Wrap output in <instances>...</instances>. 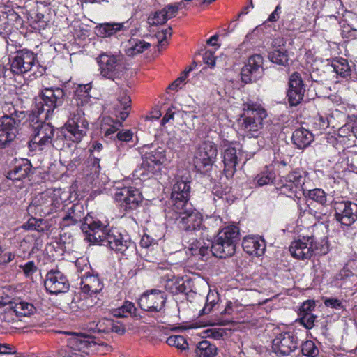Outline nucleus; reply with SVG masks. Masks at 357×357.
Instances as JSON below:
<instances>
[{"label":"nucleus","instance_id":"obj_1","mask_svg":"<svg viewBox=\"0 0 357 357\" xmlns=\"http://www.w3.org/2000/svg\"><path fill=\"white\" fill-rule=\"evenodd\" d=\"M88 241L107 246L110 249L128 255L135 250V243L127 235H123L116 229H109L99 220L87 215L82 225Z\"/></svg>","mask_w":357,"mask_h":357},{"label":"nucleus","instance_id":"obj_2","mask_svg":"<svg viewBox=\"0 0 357 357\" xmlns=\"http://www.w3.org/2000/svg\"><path fill=\"white\" fill-rule=\"evenodd\" d=\"M91 85L87 84L79 85L75 91L74 103L68 107L69 119L60 131L66 140L78 143L86 134L89 123L84 118L83 107L91 101Z\"/></svg>","mask_w":357,"mask_h":357},{"label":"nucleus","instance_id":"obj_3","mask_svg":"<svg viewBox=\"0 0 357 357\" xmlns=\"http://www.w3.org/2000/svg\"><path fill=\"white\" fill-rule=\"evenodd\" d=\"M69 337L67 338V347L62 348L59 351V357H86V354L91 351L100 350L107 352L111 350V347L102 342L98 343L93 338L80 335L75 333H65Z\"/></svg>","mask_w":357,"mask_h":357},{"label":"nucleus","instance_id":"obj_4","mask_svg":"<svg viewBox=\"0 0 357 357\" xmlns=\"http://www.w3.org/2000/svg\"><path fill=\"white\" fill-rule=\"evenodd\" d=\"M70 204L68 192L61 189H48L32 201V205L45 215L62 211Z\"/></svg>","mask_w":357,"mask_h":357},{"label":"nucleus","instance_id":"obj_5","mask_svg":"<svg viewBox=\"0 0 357 357\" xmlns=\"http://www.w3.org/2000/svg\"><path fill=\"white\" fill-rule=\"evenodd\" d=\"M266 112L259 105L248 102L243 108V113L238 119L240 129L249 137L256 138L263 127V119Z\"/></svg>","mask_w":357,"mask_h":357},{"label":"nucleus","instance_id":"obj_6","mask_svg":"<svg viewBox=\"0 0 357 357\" xmlns=\"http://www.w3.org/2000/svg\"><path fill=\"white\" fill-rule=\"evenodd\" d=\"M239 240V229L236 225L225 227L219 231L215 241L211 243V252L220 258L231 256L235 253Z\"/></svg>","mask_w":357,"mask_h":357},{"label":"nucleus","instance_id":"obj_7","mask_svg":"<svg viewBox=\"0 0 357 357\" xmlns=\"http://www.w3.org/2000/svg\"><path fill=\"white\" fill-rule=\"evenodd\" d=\"M64 91L61 88H47L44 89L41 96L36 99L35 112L38 115L45 112V119H48L53 111L61 106L64 101Z\"/></svg>","mask_w":357,"mask_h":357},{"label":"nucleus","instance_id":"obj_8","mask_svg":"<svg viewBox=\"0 0 357 357\" xmlns=\"http://www.w3.org/2000/svg\"><path fill=\"white\" fill-rule=\"evenodd\" d=\"M96 61L103 77L114 81L123 76L126 67L121 56L101 54Z\"/></svg>","mask_w":357,"mask_h":357},{"label":"nucleus","instance_id":"obj_9","mask_svg":"<svg viewBox=\"0 0 357 357\" xmlns=\"http://www.w3.org/2000/svg\"><path fill=\"white\" fill-rule=\"evenodd\" d=\"M174 218L178 227L186 232H197L202 228V216L197 210L192 208L191 205L183 209H174Z\"/></svg>","mask_w":357,"mask_h":357},{"label":"nucleus","instance_id":"obj_10","mask_svg":"<svg viewBox=\"0 0 357 357\" xmlns=\"http://www.w3.org/2000/svg\"><path fill=\"white\" fill-rule=\"evenodd\" d=\"M217 155L215 144L211 140H204L197 147L193 159L194 165L199 170H208L215 163Z\"/></svg>","mask_w":357,"mask_h":357},{"label":"nucleus","instance_id":"obj_11","mask_svg":"<svg viewBox=\"0 0 357 357\" xmlns=\"http://www.w3.org/2000/svg\"><path fill=\"white\" fill-rule=\"evenodd\" d=\"M10 70L16 75L32 71L38 64L36 56L30 50L23 49L10 58Z\"/></svg>","mask_w":357,"mask_h":357},{"label":"nucleus","instance_id":"obj_12","mask_svg":"<svg viewBox=\"0 0 357 357\" xmlns=\"http://www.w3.org/2000/svg\"><path fill=\"white\" fill-rule=\"evenodd\" d=\"M90 271V267L85 265L82 269L78 270V277L82 292L91 296L100 293L104 284L98 275L91 274Z\"/></svg>","mask_w":357,"mask_h":357},{"label":"nucleus","instance_id":"obj_13","mask_svg":"<svg viewBox=\"0 0 357 357\" xmlns=\"http://www.w3.org/2000/svg\"><path fill=\"white\" fill-rule=\"evenodd\" d=\"M263 63L264 59L260 54L250 56L241 71L242 82L248 84L261 77L264 74Z\"/></svg>","mask_w":357,"mask_h":357},{"label":"nucleus","instance_id":"obj_14","mask_svg":"<svg viewBox=\"0 0 357 357\" xmlns=\"http://www.w3.org/2000/svg\"><path fill=\"white\" fill-rule=\"evenodd\" d=\"M166 301L165 292L152 289L144 293L139 299L140 307L148 312H162Z\"/></svg>","mask_w":357,"mask_h":357},{"label":"nucleus","instance_id":"obj_15","mask_svg":"<svg viewBox=\"0 0 357 357\" xmlns=\"http://www.w3.org/2000/svg\"><path fill=\"white\" fill-rule=\"evenodd\" d=\"M298 345L297 337L291 332L282 333L273 340V351L277 356H288L294 351Z\"/></svg>","mask_w":357,"mask_h":357},{"label":"nucleus","instance_id":"obj_16","mask_svg":"<svg viewBox=\"0 0 357 357\" xmlns=\"http://www.w3.org/2000/svg\"><path fill=\"white\" fill-rule=\"evenodd\" d=\"M114 199L119 206L125 209H134L142 201L139 191L130 186L117 188L114 195Z\"/></svg>","mask_w":357,"mask_h":357},{"label":"nucleus","instance_id":"obj_17","mask_svg":"<svg viewBox=\"0 0 357 357\" xmlns=\"http://www.w3.org/2000/svg\"><path fill=\"white\" fill-rule=\"evenodd\" d=\"M335 216L342 225L350 226L357 220V204L350 201L336 202Z\"/></svg>","mask_w":357,"mask_h":357},{"label":"nucleus","instance_id":"obj_18","mask_svg":"<svg viewBox=\"0 0 357 357\" xmlns=\"http://www.w3.org/2000/svg\"><path fill=\"white\" fill-rule=\"evenodd\" d=\"M45 287L50 294H58L66 292L70 284L63 273L57 269H52L46 275Z\"/></svg>","mask_w":357,"mask_h":357},{"label":"nucleus","instance_id":"obj_19","mask_svg":"<svg viewBox=\"0 0 357 357\" xmlns=\"http://www.w3.org/2000/svg\"><path fill=\"white\" fill-rule=\"evenodd\" d=\"M190 185L189 182L178 180L174 184L172 190L171 199L172 202V209H183L190 205L188 203Z\"/></svg>","mask_w":357,"mask_h":357},{"label":"nucleus","instance_id":"obj_20","mask_svg":"<svg viewBox=\"0 0 357 357\" xmlns=\"http://www.w3.org/2000/svg\"><path fill=\"white\" fill-rule=\"evenodd\" d=\"M313 236H303L291 242L289 252L292 257L297 259H310L314 253Z\"/></svg>","mask_w":357,"mask_h":357},{"label":"nucleus","instance_id":"obj_21","mask_svg":"<svg viewBox=\"0 0 357 357\" xmlns=\"http://www.w3.org/2000/svg\"><path fill=\"white\" fill-rule=\"evenodd\" d=\"M305 89L301 75L298 73L291 75L289 81L287 97L291 106L298 105L303 100Z\"/></svg>","mask_w":357,"mask_h":357},{"label":"nucleus","instance_id":"obj_22","mask_svg":"<svg viewBox=\"0 0 357 357\" xmlns=\"http://www.w3.org/2000/svg\"><path fill=\"white\" fill-rule=\"evenodd\" d=\"M17 133V123L14 118L2 116L0 119V147L13 141Z\"/></svg>","mask_w":357,"mask_h":357},{"label":"nucleus","instance_id":"obj_23","mask_svg":"<svg viewBox=\"0 0 357 357\" xmlns=\"http://www.w3.org/2000/svg\"><path fill=\"white\" fill-rule=\"evenodd\" d=\"M182 7V3H178L176 5H168L162 10L155 11L149 15L148 23L151 26H158L165 24L168 19L176 15L179 8Z\"/></svg>","mask_w":357,"mask_h":357},{"label":"nucleus","instance_id":"obj_24","mask_svg":"<svg viewBox=\"0 0 357 357\" xmlns=\"http://www.w3.org/2000/svg\"><path fill=\"white\" fill-rule=\"evenodd\" d=\"M53 135V127L49 123H43L35 129L31 142L43 149V146L51 144Z\"/></svg>","mask_w":357,"mask_h":357},{"label":"nucleus","instance_id":"obj_25","mask_svg":"<svg viewBox=\"0 0 357 357\" xmlns=\"http://www.w3.org/2000/svg\"><path fill=\"white\" fill-rule=\"evenodd\" d=\"M211 252V242L208 240L204 241L203 239L197 240L192 238L188 243L186 253L192 257H197L204 260L205 257Z\"/></svg>","mask_w":357,"mask_h":357},{"label":"nucleus","instance_id":"obj_26","mask_svg":"<svg viewBox=\"0 0 357 357\" xmlns=\"http://www.w3.org/2000/svg\"><path fill=\"white\" fill-rule=\"evenodd\" d=\"M243 250L250 255L261 256L264 253L266 244L264 239L259 236H247L243 240Z\"/></svg>","mask_w":357,"mask_h":357},{"label":"nucleus","instance_id":"obj_27","mask_svg":"<svg viewBox=\"0 0 357 357\" xmlns=\"http://www.w3.org/2000/svg\"><path fill=\"white\" fill-rule=\"evenodd\" d=\"M10 307L6 314H12L15 313L18 317H28L33 314L36 308L34 305L24 301H16L10 303Z\"/></svg>","mask_w":357,"mask_h":357},{"label":"nucleus","instance_id":"obj_28","mask_svg":"<svg viewBox=\"0 0 357 357\" xmlns=\"http://www.w3.org/2000/svg\"><path fill=\"white\" fill-rule=\"evenodd\" d=\"M238 156L236 149L231 146H228L224 149L223 162L225 165L224 171L228 175H232L236 171V167L238 163Z\"/></svg>","mask_w":357,"mask_h":357},{"label":"nucleus","instance_id":"obj_29","mask_svg":"<svg viewBox=\"0 0 357 357\" xmlns=\"http://www.w3.org/2000/svg\"><path fill=\"white\" fill-rule=\"evenodd\" d=\"M32 173V165L28 160H22L15 168L8 173V178L13 181H21Z\"/></svg>","mask_w":357,"mask_h":357},{"label":"nucleus","instance_id":"obj_30","mask_svg":"<svg viewBox=\"0 0 357 357\" xmlns=\"http://www.w3.org/2000/svg\"><path fill=\"white\" fill-rule=\"evenodd\" d=\"M313 140V134L303 128L296 129L292 135L293 143L300 149L306 148Z\"/></svg>","mask_w":357,"mask_h":357},{"label":"nucleus","instance_id":"obj_31","mask_svg":"<svg viewBox=\"0 0 357 357\" xmlns=\"http://www.w3.org/2000/svg\"><path fill=\"white\" fill-rule=\"evenodd\" d=\"M128 28V22L122 23H105L96 28V34L102 38L109 37L119 31Z\"/></svg>","mask_w":357,"mask_h":357},{"label":"nucleus","instance_id":"obj_32","mask_svg":"<svg viewBox=\"0 0 357 357\" xmlns=\"http://www.w3.org/2000/svg\"><path fill=\"white\" fill-rule=\"evenodd\" d=\"M142 158L153 168L160 167L167 161L165 151L162 147H158L153 151L146 153Z\"/></svg>","mask_w":357,"mask_h":357},{"label":"nucleus","instance_id":"obj_33","mask_svg":"<svg viewBox=\"0 0 357 357\" xmlns=\"http://www.w3.org/2000/svg\"><path fill=\"white\" fill-rule=\"evenodd\" d=\"M333 71L337 74V77L347 79L351 74V68L348 61L343 58L334 59L331 63Z\"/></svg>","mask_w":357,"mask_h":357},{"label":"nucleus","instance_id":"obj_34","mask_svg":"<svg viewBox=\"0 0 357 357\" xmlns=\"http://www.w3.org/2000/svg\"><path fill=\"white\" fill-rule=\"evenodd\" d=\"M122 123L119 120H114L107 116L104 117L102 121L101 130L104 132L105 137L112 138L113 135L121 127Z\"/></svg>","mask_w":357,"mask_h":357},{"label":"nucleus","instance_id":"obj_35","mask_svg":"<svg viewBox=\"0 0 357 357\" xmlns=\"http://www.w3.org/2000/svg\"><path fill=\"white\" fill-rule=\"evenodd\" d=\"M130 103V98L126 94H123L119 97L117 102L114 105L116 112L119 113V115L116 114V116L121 119V121H124L128 117Z\"/></svg>","mask_w":357,"mask_h":357},{"label":"nucleus","instance_id":"obj_36","mask_svg":"<svg viewBox=\"0 0 357 357\" xmlns=\"http://www.w3.org/2000/svg\"><path fill=\"white\" fill-rule=\"evenodd\" d=\"M195 353L197 357H215L217 348L209 341L203 340L197 344Z\"/></svg>","mask_w":357,"mask_h":357},{"label":"nucleus","instance_id":"obj_37","mask_svg":"<svg viewBox=\"0 0 357 357\" xmlns=\"http://www.w3.org/2000/svg\"><path fill=\"white\" fill-rule=\"evenodd\" d=\"M157 171V168H153L147 161L142 158V162L133 172V176L138 179L144 180L149 178Z\"/></svg>","mask_w":357,"mask_h":357},{"label":"nucleus","instance_id":"obj_38","mask_svg":"<svg viewBox=\"0 0 357 357\" xmlns=\"http://www.w3.org/2000/svg\"><path fill=\"white\" fill-rule=\"evenodd\" d=\"M269 60L275 64L285 66L289 61L287 51L284 48L275 49L268 54Z\"/></svg>","mask_w":357,"mask_h":357},{"label":"nucleus","instance_id":"obj_39","mask_svg":"<svg viewBox=\"0 0 357 357\" xmlns=\"http://www.w3.org/2000/svg\"><path fill=\"white\" fill-rule=\"evenodd\" d=\"M301 188L294 184L292 183H289L284 181V178L280 181V183L278 184V189L280 191V193L285 195L289 197H291L296 195L298 190H300Z\"/></svg>","mask_w":357,"mask_h":357},{"label":"nucleus","instance_id":"obj_40","mask_svg":"<svg viewBox=\"0 0 357 357\" xmlns=\"http://www.w3.org/2000/svg\"><path fill=\"white\" fill-rule=\"evenodd\" d=\"M275 178V174L272 171L266 170L258 174L254 181L258 186H263L273 183Z\"/></svg>","mask_w":357,"mask_h":357},{"label":"nucleus","instance_id":"obj_41","mask_svg":"<svg viewBox=\"0 0 357 357\" xmlns=\"http://www.w3.org/2000/svg\"><path fill=\"white\" fill-rule=\"evenodd\" d=\"M89 302H91L89 298H82L79 295H75L69 306L73 312H77L79 310H85L89 307Z\"/></svg>","mask_w":357,"mask_h":357},{"label":"nucleus","instance_id":"obj_42","mask_svg":"<svg viewBox=\"0 0 357 357\" xmlns=\"http://www.w3.org/2000/svg\"><path fill=\"white\" fill-rule=\"evenodd\" d=\"M112 319L102 318L91 324L90 329L98 333H109Z\"/></svg>","mask_w":357,"mask_h":357},{"label":"nucleus","instance_id":"obj_43","mask_svg":"<svg viewBox=\"0 0 357 357\" xmlns=\"http://www.w3.org/2000/svg\"><path fill=\"white\" fill-rule=\"evenodd\" d=\"M166 342L169 346L174 347L181 351L186 350L188 348L186 339L182 335H171L167 339Z\"/></svg>","mask_w":357,"mask_h":357},{"label":"nucleus","instance_id":"obj_44","mask_svg":"<svg viewBox=\"0 0 357 357\" xmlns=\"http://www.w3.org/2000/svg\"><path fill=\"white\" fill-rule=\"evenodd\" d=\"M284 181L296 184L300 188H302V185L305 183L303 172L300 169H296L289 172L287 176H284Z\"/></svg>","mask_w":357,"mask_h":357},{"label":"nucleus","instance_id":"obj_45","mask_svg":"<svg viewBox=\"0 0 357 357\" xmlns=\"http://www.w3.org/2000/svg\"><path fill=\"white\" fill-rule=\"evenodd\" d=\"M165 287L173 294L183 293L185 291V287L183 280L181 279L169 280L167 281Z\"/></svg>","mask_w":357,"mask_h":357},{"label":"nucleus","instance_id":"obj_46","mask_svg":"<svg viewBox=\"0 0 357 357\" xmlns=\"http://www.w3.org/2000/svg\"><path fill=\"white\" fill-rule=\"evenodd\" d=\"M130 47L128 50V53L130 55H135L143 52L150 47V44L144 40H134L130 41Z\"/></svg>","mask_w":357,"mask_h":357},{"label":"nucleus","instance_id":"obj_47","mask_svg":"<svg viewBox=\"0 0 357 357\" xmlns=\"http://www.w3.org/2000/svg\"><path fill=\"white\" fill-rule=\"evenodd\" d=\"M218 301V295L216 292L210 291L206 299L205 306L200 312V314H206L211 312L213 307L217 304Z\"/></svg>","mask_w":357,"mask_h":357},{"label":"nucleus","instance_id":"obj_48","mask_svg":"<svg viewBox=\"0 0 357 357\" xmlns=\"http://www.w3.org/2000/svg\"><path fill=\"white\" fill-rule=\"evenodd\" d=\"M307 196L310 199L321 205L326 204L327 202L326 193L321 188H315L309 190Z\"/></svg>","mask_w":357,"mask_h":357},{"label":"nucleus","instance_id":"obj_49","mask_svg":"<svg viewBox=\"0 0 357 357\" xmlns=\"http://www.w3.org/2000/svg\"><path fill=\"white\" fill-rule=\"evenodd\" d=\"M302 354L308 357H315L319 354V349L312 340L305 341L301 347Z\"/></svg>","mask_w":357,"mask_h":357},{"label":"nucleus","instance_id":"obj_50","mask_svg":"<svg viewBox=\"0 0 357 357\" xmlns=\"http://www.w3.org/2000/svg\"><path fill=\"white\" fill-rule=\"evenodd\" d=\"M332 116L318 114V116L314 118V125L319 130L322 131L326 130L331 124H332Z\"/></svg>","mask_w":357,"mask_h":357},{"label":"nucleus","instance_id":"obj_51","mask_svg":"<svg viewBox=\"0 0 357 357\" xmlns=\"http://www.w3.org/2000/svg\"><path fill=\"white\" fill-rule=\"evenodd\" d=\"M136 312V308L135 305L130 301H125L123 305L119 307L115 315L121 317H126L129 315H134Z\"/></svg>","mask_w":357,"mask_h":357},{"label":"nucleus","instance_id":"obj_52","mask_svg":"<svg viewBox=\"0 0 357 357\" xmlns=\"http://www.w3.org/2000/svg\"><path fill=\"white\" fill-rule=\"evenodd\" d=\"M172 35V29L170 27L167 28L161 31H158L155 37L158 41V50H160L162 47L167 45V39Z\"/></svg>","mask_w":357,"mask_h":357},{"label":"nucleus","instance_id":"obj_53","mask_svg":"<svg viewBox=\"0 0 357 357\" xmlns=\"http://www.w3.org/2000/svg\"><path fill=\"white\" fill-rule=\"evenodd\" d=\"M317 316L313 313L302 314L299 315V322L306 328L311 329L314 326Z\"/></svg>","mask_w":357,"mask_h":357},{"label":"nucleus","instance_id":"obj_54","mask_svg":"<svg viewBox=\"0 0 357 357\" xmlns=\"http://www.w3.org/2000/svg\"><path fill=\"white\" fill-rule=\"evenodd\" d=\"M81 220V217L75 213V211L68 213L62 218L61 225L63 227L73 225Z\"/></svg>","mask_w":357,"mask_h":357},{"label":"nucleus","instance_id":"obj_55","mask_svg":"<svg viewBox=\"0 0 357 357\" xmlns=\"http://www.w3.org/2000/svg\"><path fill=\"white\" fill-rule=\"evenodd\" d=\"M1 108L4 114L3 116L14 119V116H17V111L12 103L5 102L1 105Z\"/></svg>","mask_w":357,"mask_h":357},{"label":"nucleus","instance_id":"obj_56","mask_svg":"<svg viewBox=\"0 0 357 357\" xmlns=\"http://www.w3.org/2000/svg\"><path fill=\"white\" fill-rule=\"evenodd\" d=\"M315 308V303L313 300H307L304 301L300 307L299 315L302 314L312 313V310Z\"/></svg>","mask_w":357,"mask_h":357},{"label":"nucleus","instance_id":"obj_57","mask_svg":"<svg viewBox=\"0 0 357 357\" xmlns=\"http://www.w3.org/2000/svg\"><path fill=\"white\" fill-rule=\"evenodd\" d=\"M10 289L6 287H0V307L10 304V297L8 294Z\"/></svg>","mask_w":357,"mask_h":357},{"label":"nucleus","instance_id":"obj_58","mask_svg":"<svg viewBox=\"0 0 357 357\" xmlns=\"http://www.w3.org/2000/svg\"><path fill=\"white\" fill-rule=\"evenodd\" d=\"M337 135L340 137H347L353 136L351 123H346L338 129Z\"/></svg>","mask_w":357,"mask_h":357},{"label":"nucleus","instance_id":"obj_59","mask_svg":"<svg viewBox=\"0 0 357 357\" xmlns=\"http://www.w3.org/2000/svg\"><path fill=\"white\" fill-rule=\"evenodd\" d=\"M132 136L133 133L129 130L119 132L116 135V137L119 141L124 142H130L132 140Z\"/></svg>","mask_w":357,"mask_h":357},{"label":"nucleus","instance_id":"obj_60","mask_svg":"<svg viewBox=\"0 0 357 357\" xmlns=\"http://www.w3.org/2000/svg\"><path fill=\"white\" fill-rule=\"evenodd\" d=\"M20 267L23 269L26 276H30L37 271V267L35 266L33 261H29Z\"/></svg>","mask_w":357,"mask_h":357},{"label":"nucleus","instance_id":"obj_61","mask_svg":"<svg viewBox=\"0 0 357 357\" xmlns=\"http://www.w3.org/2000/svg\"><path fill=\"white\" fill-rule=\"evenodd\" d=\"M203 59L205 63H206L211 68H213L215 65V56L211 51H206L204 54Z\"/></svg>","mask_w":357,"mask_h":357},{"label":"nucleus","instance_id":"obj_62","mask_svg":"<svg viewBox=\"0 0 357 357\" xmlns=\"http://www.w3.org/2000/svg\"><path fill=\"white\" fill-rule=\"evenodd\" d=\"M324 304L327 307H331L335 309H339L342 307L341 301L336 298H328L325 300Z\"/></svg>","mask_w":357,"mask_h":357},{"label":"nucleus","instance_id":"obj_63","mask_svg":"<svg viewBox=\"0 0 357 357\" xmlns=\"http://www.w3.org/2000/svg\"><path fill=\"white\" fill-rule=\"evenodd\" d=\"M111 329H109V332H115L119 334H123L125 332V328L119 322H115L114 321L112 320V324H111Z\"/></svg>","mask_w":357,"mask_h":357},{"label":"nucleus","instance_id":"obj_64","mask_svg":"<svg viewBox=\"0 0 357 357\" xmlns=\"http://www.w3.org/2000/svg\"><path fill=\"white\" fill-rule=\"evenodd\" d=\"M281 7L280 5H278L274 11L269 15L268 21L271 22H276L279 19Z\"/></svg>","mask_w":357,"mask_h":357}]
</instances>
